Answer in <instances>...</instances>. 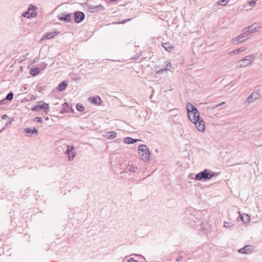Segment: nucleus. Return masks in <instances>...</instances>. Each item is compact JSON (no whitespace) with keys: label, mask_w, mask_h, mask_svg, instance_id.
Wrapping results in <instances>:
<instances>
[{"label":"nucleus","mask_w":262,"mask_h":262,"mask_svg":"<svg viewBox=\"0 0 262 262\" xmlns=\"http://www.w3.org/2000/svg\"><path fill=\"white\" fill-rule=\"evenodd\" d=\"M217 174L210 169H205L195 175L194 179L200 181H207L212 177L217 176Z\"/></svg>","instance_id":"1"},{"label":"nucleus","mask_w":262,"mask_h":262,"mask_svg":"<svg viewBox=\"0 0 262 262\" xmlns=\"http://www.w3.org/2000/svg\"><path fill=\"white\" fill-rule=\"evenodd\" d=\"M138 151L143 161L147 162L149 160L150 153L149 149L146 145H140L138 148Z\"/></svg>","instance_id":"2"},{"label":"nucleus","mask_w":262,"mask_h":262,"mask_svg":"<svg viewBox=\"0 0 262 262\" xmlns=\"http://www.w3.org/2000/svg\"><path fill=\"white\" fill-rule=\"evenodd\" d=\"M242 33L238 36L233 38L232 39V43L233 44H238L239 42H242L248 38L249 35L247 33L246 29L244 28L242 31Z\"/></svg>","instance_id":"3"},{"label":"nucleus","mask_w":262,"mask_h":262,"mask_svg":"<svg viewBox=\"0 0 262 262\" xmlns=\"http://www.w3.org/2000/svg\"><path fill=\"white\" fill-rule=\"evenodd\" d=\"M254 59L253 55H248L243 59L239 60L237 63L236 67L238 68H245L248 66Z\"/></svg>","instance_id":"4"},{"label":"nucleus","mask_w":262,"mask_h":262,"mask_svg":"<svg viewBox=\"0 0 262 262\" xmlns=\"http://www.w3.org/2000/svg\"><path fill=\"white\" fill-rule=\"evenodd\" d=\"M41 110H42L45 113H47L50 110L49 104L40 101L38 102L37 105H34L31 108V110L34 112H38Z\"/></svg>","instance_id":"5"},{"label":"nucleus","mask_w":262,"mask_h":262,"mask_svg":"<svg viewBox=\"0 0 262 262\" xmlns=\"http://www.w3.org/2000/svg\"><path fill=\"white\" fill-rule=\"evenodd\" d=\"M260 96V93L259 91H256L251 93L246 99V101L248 103L253 102L257 99L259 98Z\"/></svg>","instance_id":"6"},{"label":"nucleus","mask_w":262,"mask_h":262,"mask_svg":"<svg viewBox=\"0 0 262 262\" xmlns=\"http://www.w3.org/2000/svg\"><path fill=\"white\" fill-rule=\"evenodd\" d=\"M74 21L76 23L82 22L85 18V14L81 11H76L74 13Z\"/></svg>","instance_id":"7"},{"label":"nucleus","mask_w":262,"mask_h":262,"mask_svg":"<svg viewBox=\"0 0 262 262\" xmlns=\"http://www.w3.org/2000/svg\"><path fill=\"white\" fill-rule=\"evenodd\" d=\"M86 7L90 13H94L99 10H103L104 9V7L101 5L98 6H93L90 4H86Z\"/></svg>","instance_id":"8"},{"label":"nucleus","mask_w":262,"mask_h":262,"mask_svg":"<svg viewBox=\"0 0 262 262\" xmlns=\"http://www.w3.org/2000/svg\"><path fill=\"white\" fill-rule=\"evenodd\" d=\"M67 147L66 154L69 156V160L72 161L75 157L74 147L73 145H68Z\"/></svg>","instance_id":"9"},{"label":"nucleus","mask_w":262,"mask_h":262,"mask_svg":"<svg viewBox=\"0 0 262 262\" xmlns=\"http://www.w3.org/2000/svg\"><path fill=\"white\" fill-rule=\"evenodd\" d=\"M188 116L189 120L193 123L194 122L199 120L201 118L200 116L199 111L193 113H188Z\"/></svg>","instance_id":"10"},{"label":"nucleus","mask_w":262,"mask_h":262,"mask_svg":"<svg viewBox=\"0 0 262 262\" xmlns=\"http://www.w3.org/2000/svg\"><path fill=\"white\" fill-rule=\"evenodd\" d=\"M193 123L195 124V127L199 131L203 133L205 130V125L202 118L194 122Z\"/></svg>","instance_id":"11"},{"label":"nucleus","mask_w":262,"mask_h":262,"mask_svg":"<svg viewBox=\"0 0 262 262\" xmlns=\"http://www.w3.org/2000/svg\"><path fill=\"white\" fill-rule=\"evenodd\" d=\"M73 112L74 110L71 107L70 104L67 102H64L62 106V107L60 110V113L64 114L66 113L69 112Z\"/></svg>","instance_id":"12"},{"label":"nucleus","mask_w":262,"mask_h":262,"mask_svg":"<svg viewBox=\"0 0 262 262\" xmlns=\"http://www.w3.org/2000/svg\"><path fill=\"white\" fill-rule=\"evenodd\" d=\"M253 250V247L251 245H247L244 247L239 249L238 251L240 253L249 254L252 252Z\"/></svg>","instance_id":"13"},{"label":"nucleus","mask_w":262,"mask_h":262,"mask_svg":"<svg viewBox=\"0 0 262 262\" xmlns=\"http://www.w3.org/2000/svg\"><path fill=\"white\" fill-rule=\"evenodd\" d=\"M62 16H58V19L60 21H64L65 22H72L71 15L72 14H62Z\"/></svg>","instance_id":"14"},{"label":"nucleus","mask_w":262,"mask_h":262,"mask_svg":"<svg viewBox=\"0 0 262 262\" xmlns=\"http://www.w3.org/2000/svg\"><path fill=\"white\" fill-rule=\"evenodd\" d=\"M31 9V7H29L28 11L23 13L22 16L28 18H33L35 16L36 14L34 12H30Z\"/></svg>","instance_id":"15"},{"label":"nucleus","mask_w":262,"mask_h":262,"mask_svg":"<svg viewBox=\"0 0 262 262\" xmlns=\"http://www.w3.org/2000/svg\"><path fill=\"white\" fill-rule=\"evenodd\" d=\"M186 106L187 113H193L194 112H196L198 111V109L196 108V107L190 103H187Z\"/></svg>","instance_id":"16"},{"label":"nucleus","mask_w":262,"mask_h":262,"mask_svg":"<svg viewBox=\"0 0 262 262\" xmlns=\"http://www.w3.org/2000/svg\"><path fill=\"white\" fill-rule=\"evenodd\" d=\"M162 46L164 49L168 52H171L173 50V46L169 42L163 43Z\"/></svg>","instance_id":"17"},{"label":"nucleus","mask_w":262,"mask_h":262,"mask_svg":"<svg viewBox=\"0 0 262 262\" xmlns=\"http://www.w3.org/2000/svg\"><path fill=\"white\" fill-rule=\"evenodd\" d=\"M138 170V168L136 166H134L133 165H129L127 166L125 169V172H127L128 171L131 173L136 172Z\"/></svg>","instance_id":"18"},{"label":"nucleus","mask_w":262,"mask_h":262,"mask_svg":"<svg viewBox=\"0 0 262 262\" xmlns=\"http://www.w3.org/2000/svg\"><path fill=\"white\" fill-rule=\"evenodd\" d=\"M141 141L140 139H135L130 137H125L124 138V142L126 144H133L137 141Z\"/></svg>","instance_id":"19"},{"label":"nucleus","mask_w":262,"mask_h":262,"mask_svg":"<svg viewBox=\"0 0 262 262\" xmlns=\"http://www.w3.org/2000/svg\"><path fill=\"white\" fill-rule=\"evenodd\" d=\"M245 29L247 30V33L250 35L251 33H253L254 32H257V28L256 27H254V25H252L248 27L245 28Z\"/></svg>","instance_id":"20"},{"label":"nucleus","mask_w":262,"mask_h":262,"mask_svg":"<svg viewBox=\"0 0 262 262\" xmlns=\"http://www.w3.org/2000/svg\"><path fill=\"white\" fill-rule=\"evenodd\" d=\"M67 86V83L66 81L61 82L57 86V89L59 91H62L65 90Z\"/></svg>","instance_id":"21"},{"label":"nucleus","mask_w":262,"mask_h":262,"mask_svg":"<svg viewBox=\"0 0 262 262\" xmlns=\"http://www.w3.org/2000/svg\"><path fill=\"white\" fill-rule=\"evenodd\" d=\"M57 34L58 32L55 31L54 32H48L45 34L43 38L47 39H50L52 38L54 36Z\"/></svg>","instance_id":"22"},{"label":"nucleus","mask_w":262,"mask_h":262,"mask_svg":"<svg viewBox=\"0 0 262 262\" xmlns=\"http://www.w3.org/2000/svg\"><path fill=\"white\" fill-rule=\"evenodd\" d=\"M41 71H40V69L38 67L33 68L30 70V74L33 76H35L39 74Z\"/></svg>","instance_id":"23"},{"label":"nucleus","mask_w":262,"mask_h":262,"mask_svg":"<svg viewBox=\"0 0 262 262\" xmlns=\"http://www.w3.org/2000/svg\"><path fill=\"white\" fill-rule=\"evenodd\" d=\"M25 132L27 134L31 133L32 134L38 133L37 129L35 127H34L33 129L30 127L26 128Z\"/></svg>","instance_id":"24"},{"label":"nucleus","mask_w":262,"mask_h":262,"mask_svg":"<svg viewBox=\"0 0 262 262\" xmlns=\"http://www.w3.org/2000/svg\"><path fill=\"white\" fill-rule=\"evenodd\" d=\"M89 100L90 101H91L92 103L97 104L98 103V101L99 102L101 101V99L99 97H90Z\"/></svg>","instance_id":"25"},{"label":"nucleus","mask_w":262,"mask_h":262,"mask_svg":"<svg viewBox=\"0 0 262 262\" xmlns=\"http://www.w3.org/2000/svg\"><path fill=\"white\" fill-rule=\"evenodd\" d=\"M240 216L241 220L245 223L248 222L250 219V216L247 214H244L243 215L240 214Z\"/></svg>","instance_id":"26"},{"label":"nucleus","mask_w":262,"mask_h":262,"mask_svg":"<svg viewBox=\"0 0 262 262\" xmlns=\"http://www.w3.org/2000/svg\"><path fill=\"white\" fill-rule=\"evenodd\" d=\"M108 139H114L116 137L117 134L114 131L108 132L107 133Z\"/></svg>","instance_id":"27"},{"label":"nucleus","mask_w":262,"mask_h":262,"mask_svg":"<svg viewBox=\"0 0 262 262\" xmlns=\"http://www.w3.org/2000/svg\"><path fill=\"white\" fill-rule=\"evenodd\" d=\"M245 50V49L244 48H239V49H235L233 51H232V52H231V53H233L234 54H238L243 51H244Z\"/></svg>","instance_id":"28"},{"label":"nucleus","mask_w":262,"mask_h":262,"mask_svg":"<svg viewBox=\"0 0 262 262\" xmlns=\"http://www.w3.org/2000/svg\"><path fill=\"white\" fill-rule=\"evenodd\" d=\"M14 94L12 92H9L6 97V99L7 100L11 101L13 98Z\"/></svg>","instance_id":"29"},{"label":"nucleus","mask_w":262,"mask_h":262,"mask_svg":"<svg viewBox=\"0 0 262 262\" xmlns=\"http://www.w3.org/2000/svg\"><path fill=\"white\" fill-rule=\"evenodd\" d=\"M47 65L48 64L46 62H41L38 67L40 69V71L41 72L43 71L47 68Z\"/></svg>","instance_id":"30"},{"label":"nucleus","mask_w":262,"mask_h":262,"mask_svg":"<svg viewBox=\"0 0 262 262\" xmlns=\"http://www.w3.org/2000/svg\"><path fill=\"white\" fill-rule=\"evenodd\" d=\"M77 110L80 112H82L84 111V108L82 104H77L76 106Z\"/></svg>","instance_id":"31"},{"label":"nucleus","mask_w":262,"mask_h":262,"mask_svg":"<svg viewBox=\"0 0 262 262\" xmlns=\"http://www.w3.org/2000/svg\"><path fill=\"white\" fill-rule=\"evenodd\" d=\"M233 224L230 222H224L223 227L225 228H229L233 226Z\"/></svg>","instance_id":"32"},{"label":"nucleus","mask_w":262,"mask_h":262,"mask_svg":"<svg viewBox=\"0 0 262 262\" xmlns=\"http://www.w3.org/2000/svg\"><path fill=\"white\" fill-rule=\"evenodd\" d=\"M228 2L229 0H221L218 2V4L222 6H225L228 4Z\"/></svg>","instance_id":"33"},{"label":"nucleus","mask_w":262,"mask_h":262,"mask_svg":"<svg viewBox=\"0 0 262 262\" xmlns=\"http://www.w3.org/2000/svg\"><path fill=\"white\" fill-rule=\"evenodd\" d=\"M33 121L35 122H37L39 123H41L43 121V120L41 117H36L33 119Z\"/></svg>","instance_id":"34"},{"label":"nucleus","mask_w":262,"mask_h":262,"mask_svg":"<svg viewBox=\"0 0 262 262\" xmlns=\"http://www.w3.org/2000/svg\"><path fill=\"white\" fill-rule=\"evenodd\" d=\"M171 67V63L170 62H168L167 64H166V67L164 69V70L166 71L169 70Z\"/></svg>","instance_id":"35"},{"label":"nucleus","mask_w":262,"mask_h":262,"mask_svg":"<svg viewBox=\"0 0 262 262\" xmlns=\"http://www.w3.org/2000/svg\"><path fill=\"white\" fill-rule=\"evenodd\" d=\"M7 100L6 98H4L0 101V105H4L6 104Z\"/></svg>","instance_id":"36"},{"label":"nucleus","mask_w":262,"mask_h":262,"mask_svg":"<svg viewBox=\"0 0 262 262\" xmlns=\"http://www.w3.org/2000/svg\"><path fill=\"white\" fill-rule=\"evenodd\" d=\"M255 4V2L254 0H252L249 2V5L250 6H253Z\"/></svg>","instance_id":"37"},{"label":"nucleus","mask_w":262,"mask_h":262,"mask_svg":"<svg viewBox=\"0 0 262 262\" xmlns=\"http://www.w3.org/2000/svg\"><path fill=\"white\" fill-rule=\"evenodd\" d=\"M183 259V256H179L177 259L176 261L178 262L181 261Z\"/></svg>","instance_id":"38"},{"label":"nucleus","mask_w":262,"mask_h":262,"mask_svg":"<svg viewBox=\"0 0 262 262\" xmlns=\"http://www.w3.org/2000/svg\"><path fill=\"white\" fill-rule=\"evenodd\" d=\"M12 123V120H10L9 121H8L6 124H5V127H7V126H8L9 125L11 124Z\"/></svg>","instance_id":"39"},{"label":"nucleus","mask_w":262,"mask_h":262,"mask_svg":"<svg viewBox=\"0 0 262 262\" xmlns=\"http://www.w3.org/2000/svg\"><path fill=\"white\" fill-rule=\"evenodd\" d=\"M30 7H31V8L30 10L35 11L37 9V8L36 6H33L32 5H31Z\"/></svg>","instance_id":"40"},{"label":"nucleus","mask_w":262,"mask_h":262,"mask_svg":"<svg viewBox=\"0 0 262 262\" xmlns=\"http://www.w3.org/2000/svg\"><path fill=\"white\" fill-rule=\"evenodd\" d=\"M128 262H139V261L137 260H134L133 258H131L128 260Z\"/></svg>","instance_id":"41"},{"label":"nucleus","mask_w":262,"mask_h":262,"mask_svg":"<svg viewBox=\"0 0 262 262\" xmlns=\"http://www.w3.org/2000/svg\"><path fill=\"white\" fill-rule=\"evenodd\" d=\"M164 69H161L160 70L157 71V74H161L163 73Z\"/></svg>","instance_id":"42"},{"label":"nucleus","mask_w":262,"mask_h":262,"mask_svg":"<svg viewBox=\"0 0 262 262\" xmlns=\"http://www.w3.org/2000/svg\"><path fill=\"white\" fill-rule=\"evenodd\" d=\"M225 102H222V103H220V104H219L216 105V106H215L214 107H218V106H221V105H223V104H225Z\"/></svg>","instance_id":"43"},{"label":"nucleus","mask_w":262,"mask_h":262,"mask_svg":"<svg viewBox=\"0 0 262 262\" xmlns=\"http://www.w3.org/2000/svg\"><path fill=\"white\" fill-rule=\"evenodd\" d=\"M8 118V116L7 115H3L2 117V119H6Z\"/></svg>","instance_id":"44"},{"label":"nucleus","mask_w":262,"mask_h":262,"mask_svg":"<svg viewBox=\"0 0 262 262\" xmlns=\"http://www.w3.org/2000/svg\"><path fill=\"white\" fill-rule=\"evenodd\" d=\"M130 20V19L123 20L121 23L123 24V23H125Z\"/></svg>","instance_id":"45"},{"label":"nucleus","mask_w":262,"mask_h":262,"mask_svg":"<svg viewBox=\"0 0 262 262\" xmlns=\"http://www.w3.org/2000/svg\"><path fill=\"white\" fill-rule=\"evenodd\" d=\"M49 119V117H46L45 118V120H48Z\"/></svg>","instance_id":"46"},{"label":"nucleus","mask_w":262,"mask_h":262,"mask_svg":"<svg viewBox=\"0 0 262 262\" xmlns=\"http://www.w3.org/2000/svg\"><path fill=\"white\" fill-rule=\"evenodd\" d=\"M155 151L156 152H158V149L157 148H156V149H155Z\"/></svg>","instance_id":"47"},{"label":"nucleus","mask_w":262,"mask_h":262,"mask_svg":"<svg viewBox=\"0 0 262 262\" xmlns=\"http://www.w3.org/2000/svg\"><path fill=\"white\" fill-rule=\"evenodd\" d=\"M5 128V126L3 127V128L1 130L0 132H2L3 130H4Z\"/></svg>","instance_id":"48"},{"label":"nucleus","mask_w":262,"mask_h":262,"mask_svg":"<svg viewBox=\"0 0 262 262\" xmlns=\"http://www.w3.org/2000/svg\"><path fill=\"white\" fill-rule=\"evenodd\" d=\"M192 175V173H190L189 176H188V178H190V176H191Z\"/></svg>","instance_id":"49"},{"label":"nucleus","mask_w":262,"mask_h":262,"mask_svg":"<svg viewBox=\"0 0 262 262\" xmlns=\"http://www.w3.org/2000/svg\"><path fill=\"white\" fill-rule=\"evenodd\" d=\"M117 1V0H110V1H111V2H115V1Z\"/></svg>","instance_id":"50"},{"label":"nucleus","mask_w":262,"mask_h":262,"mask_svg":"<svg viewBox=\"0 0 262 262\" xmlns=\"http://www.w3.org/2000/svg\"><path fill=\"white\" fill-rule=\"evenodd\" d=\"M111 60L113 61H115V60ZM116 61H118L119 62V60H116Z\"/></svg>","instance_id":"51"}]
</instances>
